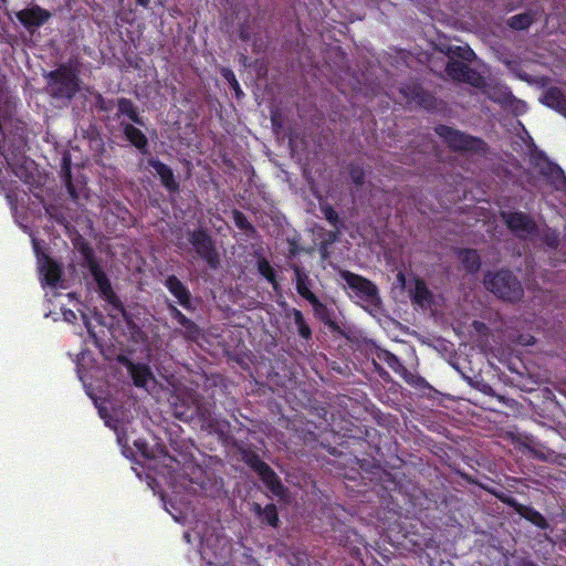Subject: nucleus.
<instances>
[{
    "instance_id": "f257e3e1",
    "label": "nucleus",
    "mask_w": 566,
    "mask_h": 566,
    "mask_svg": "<svg viewBox=\"0 0 566 566\" xmlns=\"http://www.w3.org/2000/svg\"><path fill=\"white\" fill-rule=\"evenodd\" d=\"M484 285L496 297L510 303L520 302L524 296L522 283L510 270L488 272L484 276Z\"/></svg>"
},
{
    "instance_id": "f03ea898",
    "label": "nucleus",
    "mask_w": 566,
    "mask_h": 566,
    "mask_svg": "<svg viewBox=\"0 0 566 566\" xmlns=\"http://www.w3.org/2000/svg\"><path fill=\"white\" fill-rule=\"evenodd\" d=\"M434 133L453 151L485 154L489 148L481 137L472 136L444 124L437 125Z\"/></svg>"
},
{
    "instance_id": "7ed1b4c3",
    "label": "nucleus",
    "mask_w": 566,
    "mask_h": 566,
    "mask_svg": "<svg viewBox=\"0 0 566 566\" xmlns=\"http://www.w3.org/2000/svg\"><path fill=\"white\" fill-rule=\"evenodd\" d=\"M340 277L353 291L354 296L365 310L371 311L380 307L381 298L379 290L374 282L347 270L340 272Z\"/></svg>"
},
{
    "instance_id": "20e7f679",
    "label": "nucleus",
    "mask_w": 566,
    "mask_h": 566,
    "mask_svg": "<svg viewBox=\"0 0 566 566\" xmlns=\"http://www.w3.org/2000/svg\"><path fill=\"white\" fill-rule=\"evenodd\" d=\"M48 86L52 97L71 101L80 90V78L74 70L65 64L46 74Z\"/></svg>"
},
{
    "instance_id": "39448f33",
    "label": "nucleus",
    "mask_w": 566,
    "mask_h": 566,
    "mask_svg": "<svg viewBox=\"0 0 566 566\" xmlns=\"http://www.w3.org/2000/svg\"><path fill=\"white\" fill-rule=\"evenodd\" d=\"M91 272V275L93 276L94 281L97 285V291L99 296L107 302L108 305L112 306L114 311L119 313L125 321L126 325L133 329L136 326V324L133 321V316L130 313L126 310L125 305L118 297V295L114 292L112 283L109 279L107 277L104 270L101 268L99 263L92 264L87 268Z\"/></svg>"
},
{
    "instance_id": "423d86ee",
    "label": "nucleus",
    "mask_w": 566,
    "mask_h": 566,
    "mask_svg": "<svg viewBox=\"0 0 566 566\" xmlns=\"http://www.w3.org/2000/svg\"><path fill=\"white\" fill-rule=\"evenodd\" d=\"M531 164L553 190H566L565 171L558 164L552 161L545 151L535 150L531 156Z\"/></svg>"
},
{
    "instance_id": "0eeeda50",
    "label": "nucleus",
    "mask_w": 566,
    "mask_h": 566,
    "mask_svg": "<svg viewBox=\"0 0 566 566\" xmlns=\"http://www.w3.org/2000/svg\"><path fill=\"white\" fill-rule=\"evenodd\" d=\"M188 241L193 247L196 253L201 258L211 270L220 266V254L217 250L214 240L205 228L189 231Z\"/></svg>"
},
{
    "instance_id": "6e6552de",
    "label": "nucleus",
    "mask_w": 566,
    "mask_h": 566,
    "mask_svg": "<svg viewBox=\"0 0 566 566\" xmlns=\"http://www.w3.org/2000/svg\"><path fill=\"white\" fill-rule=\"evenodd\" d=\"M201 401V394L193 389H185L172 396L171 409L174 416L184 421L189 422L196 418V407Z\"/></svg>"
},
{
    "instance_id": "1a4fd4ad",
    "label": "nucleus",
    "mask_w": 566,
    "mask_h": 566,
    "mask_svg": "<svg viewBox=\"0 0 566 566\" xmlns=\"http://www.w3.org/2000/svg\"><path fill=\"white\" fill-rule=\"evenodd\" d=\"M196 418L201 427L209 432L223 436L230 428L228 420L219 419L214 413V403L207 401L201 395V401L196 407Z\"/></svg>"
},
{
    "instance_id": "9d476101",
    "label": "nucleus",
    "mask_w": 566,
    "mask_h": 566,
    "mask_svg": "<svg viewBox=\"0 0 566 566\" xmlns=\"http://www.w3.org/2000/svg\"><path fill=\"white\" fill-rule=\"evenodd\" d=\"M399 92L409 104L413 103L428 111L434 109L437 106L434 95L424 90L418 82L410 81L402 84Z\"/></svg>"
},
{
    "instance_id": "9b49d317",
    "label": "nucleus",
    "mask_w": 566,
    "mask_h": 566,
    "mask_svg": "<svg viewBox=\"0 0 566 566\" xmlns=\"http://www.w3.org/2000/svg\"><path fill=\"white\" fill-rule=\"evenodd\" d=\"M501 218L510 231L517 235L535 234L538 230L534 219L521 211H502Z\"/></svg>"
},
{
    "instance_id": "f8f14e48",
    "label": "nucleus",
    "mask_w": 566,
    "mask_h": 566,
    "mask_svg": "<svg viewBox=\"0 0 566 566\" xmlns=\"http://www.w3.org/2000/svg\"><path fill=\"white\" fill-rule=\"evenodd\" d=\"M34 251L38 258L39 271L43 275L44 283L51 287H56L62 281V265L49 254L41 252L38 244H34Z\"/></svg>"
},
{
    "instance_id": "ddd939ff",
    "label": "nucleus",
    "mask_w": 566,
    "mask_h": 566,
    "mask_svg": "<svg viewBox=\"0 0 566 566\" xmlns=\"http://www.w3.org/2000/svg\"><path fill=\"white\" fill-rule=\"evenodd\" d=\"M496 497L536 527L544 531L549 527V523L545 516L534 507L521 504L515 497L510 495L496 494Z\"/></svg>"
},
{
    "instance_id": "4468645a",
    "label": "nucleus",
    "mask_w": 566,
    "mask_h": 566,
    "mask_svg": "<svg viewBox=\"0 0 566 566\" xmlns=\"http://www.w3.org/2000/svg\"><path fill=\"white\" fill-rule=\"evenodd\" d=\"M18 21L30 32L45 24L52 17V13L34 4L30 8L22 9L15 13Z\"/></svg>"
},
{
    "instance_id": "2eb2a0df",
    "label": "nucleus",
    "mask_w": 566,
    "mask_h": 566,
    "mask_svg": "<svg viewBox=\"0 0 566 566\" xmlns=\"http://www.w3.org/2000/svg\"><path fill=\"white\" fill-rule=\"evenodd\" d=\"M165 286L169 293L177 298L178 304L187 311H193L195 306L191 301L189 289L174 274L167 276Z\"/></svg>"
},
{
    "instance_id": "dca6fc26",
    "label": "nucleus",
    "mask_w": 566,
    "mask_h": 566,
    "mask_svg": "<svg viewBox=\"0 0 566 566\" xmlns=\"http://www.w3.org/2000/svg\"><path fill=\"white\" fill-rule=\"evenodd\" d=\"M148 166L154 168L156 174L158 175L160 182L163 187L170 193H178L180 190V185L176 180L172 169L166 165L165 163L160 161L157 158H149L147 160Z\"/></svg>"
},
{
    "instance_id": "f3484780",
    "label": "nucleus",
    "mask_w": 566,
    "mask_h": 566,
    "mask_svg": "<svg viewBox=\"0 0 566 566\" xmlns=\"http://www.w3.org/2000/svg\"><path fill=\"white\" fill-rule=\"evenodd\" d=\"M170 316L184 327V337L188 340H197L201 335L200 327L190 318H188L177 306L169 304Z\"/></svg>"
},
{
    "instance_id": "a211bd4d",
    "label": "nucleus",
    "mask_w": 566,
    "mask_h": 566,
    "mask_svg": "<svg viewBox=\"0 0 566 566\" xmlns=\"http://www.w3.org/2000/svg\"><path fill=\"white\" fill-rule=\"evenodd\" d=\"M541 102L547 107L559 113L562 116L566 117V95L562 88L557 86H551L545 91Z\"/></svg>"
},
{
    "instance_id": "6ab92c4d",
    "label": "nucleus",
    "mask_w": 566,
    "mask_h": 566,
    "mask_svg": "<svg viewBox=\"0 0 566 566\" xmlns=\"http://www.w3.org/2000/svg\"><path fill=\"white\" fill-rule=\"evenodd\" d=\"M252 511L256 515L258 520L262 525H268L273 528L279 526V514L276 505L273 503L266 504L262 506L261 504L254 502L252 504Z\"/></svg>"
},
{
    "instance_id": "aec40b11",
    "label": "nucleus",
    "mask_w": 566,
    "mask_h": 566,
    "mask_svg": "<svg viewBox=\"0 0 566 566\" xmlns=\"http://www.w3.org/2000/svg\"><path fill=\"white\" fill-rule=\"evenodd\" d=\"M119 361L125 364L128 368L129 375L136 387H145L151 377L150 369L145 364H134L126 357H120Z\"/></svg>"
},
{
    "instance_id": "412c9836",
    "label": "nucleus",
    "mask_w": 566,
    "mask_h": 566,
    "mask_svg": "<svg viewBox=\"0 0 566 566\" xmlns=\"http://www.w3.org/2000/svg\"><path fill=\"white\" fill-rule=\"evenodd\" d=\"M123 133L126 139L135 146L140 154H149V144L147 136L133 124H123Z\"/></svg>"
},
{
    "instance_id": "4be33fe9",
    "label": "nucleus",
    "mask_w": 566,
    "mask_h": 566,
    "mask_svg": "<svg viewBox=\"0 0 566 566\" xmlns=\"http://www.w3.org/2000/svg\"><path fill=\"white\" fill-rule=\"evenodd\" d=\"M256 474L273 495L280 497L285 495L286 489L282 484L275 471L269 464Z\"/></svg>"
},
{
    "instance_id": "5701e85b",
    "label": "nucleus",
    "mask_w": 566,
    "mask_h": 566,
    "mask_svg": "<svg viewBox=\"0 0 566 566\" xmlns=\"http://www.w3.org/2000/svg\"><path fill=\"white\" fill-rule=\"evenodd\" d=\"M291 269L294 272L295 287L297 293L307 302L312 298L315 300L316 295L310 289L311 280L307 272L295 263L291 264Z\"/></svg>"
},
{
    "instance_id": "b1692460",
    "label": "nucleus",
    "mask_w": 566,
    "mask_h": 566,
    "mask_svg": "<svg viewBox=\"0 0 566 566\" xmlns=\"http://www.w3.org/2000/svg\"><path fill=\"white\" fill-rule=\"evenodd\" d=\"M458 258L469 273H475L481 268V258L475 249H459Z\"/></svg>"
},
{
    "instance_id": "393cba45",
    "label": "nucleus",
    "mask_w": 566,
    "mask_h": 566,
    "mask_svg": "<svg viewBox=\"0 0 566 566\" xmlns=\"http://www.w3.org/2000/svg\"><path fill=\"white\" fill-rule=\"evenodd\" d=\"M374 355L378 360L384 361L396 374H401L402 371H406V368L400 361V359L391 352L381 347H376L374 350Z\"/></svg>"
},
{
    "instance_id": "a878e982",
    "label": "nucleus",
    "mask_w": 566,
    "mask_h": 566,
    "mask_svg": "<svg viewBox=\"0 0 566 566\" xmlns=\"http://www.w3.org/2000/svg\"><path fill=\"white\" fill-rule=\"evenodd\" d=\"M308 303L313 306L315 316L328 327L335 329L337 328L336 323L333 321L332 315L333 312L327 307L326 304L322 303L317 296L315 300L308 301Z\"/></svg>"
},
{
    "instance_id": "bb28decb",
    "label": "nucleus",
    "mask_w": 566,
    "mask_h": 566,
    "mask_svg": "<svg viewBox=\"0 0 566 566\" xmlns=\"http://www.w3.org/2000/svg\"><path fill=\"white\" fill-rule=\"evenodd\" d=\"M117 108H118L119 115L127 116L133 123H135L137 125H140V126L144 125V120L139 116V113L132 99L126 98V97H119L117 99Z\"/></svg>"
},
{
    "instance_id": "cd10ccee",
    "label": "nucleus",
    "mask_w": 566,
    "mask_h": 566,
    "mask_svg": "<svg viewBox=\"0 0 566 566\" xmlns=\"http://www.w3.org/2000/svg\"><path fill=\"white\" fill-rule=\"evenodd\" d=\"M432 294L422 279H416L411 300L415 304L424 306L431 302Z\"/></svg>"
},
{
    "instance_id": "c85d7f7f",
    "label": "nucleus",
    "mask_w": 566,
    "mask_h": 566,
    "mask_svg": "<svg viewBox=\"0 0 566 566\" xmlns=\"http://www.w3.org/2000/svg\"><path fill=\"white\" fill-rule=\"evenodd\" d=\"M291 315L293 317L294 324L297 327L298 336L302 339H304L305 342L312 340L313 333H312L310 325L305 321V317H304L302 311H300L297 308H292Z\"/></svg>"
},
{
    "instance_id": "c756f323",
    "label": "nucleus",
    "mask_w": 566,
    "mask_h": 566,
    "mask_svg": "<svg viewBox=\"0 0 566 566\" xmlns=\"http://www.w3.org/2000/svg\"><path fill=\"white\" fill-rule=\"evenodd\" d=\"M259 273L272 285V287L276 291L280 287V284L276 280V274L269 260L264 256L258 258L256 261Z\"/></svg>"
},
{
    "instance_id": "7c9ffc66",
    "label": "nucleus",
    "mask_w": 566,
    "mask_h": 566,
    "mask_svg": "<svg viewBox=\"0 0 566 566\" xmlns=\"http://www.w3.org/2000/svg\"><path fill=\"white\" fill-rule=\"evenodd\" d=\"M61 177L67 190V193L73 200H76L78 198V195L72 180L71 160L69 157H63Z\"/></svg>"
},
{
    "instance_id": "2f4dec72",
    "label": "nucleus",
    "mask_w": 566,
    "mask_h": 566,
    "mask_svg": "<svg viewBox=\"0 0 566 566\" xmlns=\"http://www.w3.org/2000/svg\"><path fill=\"white\" fill-rule=\"evenodd\" d=\"M534 22V15L531 12H523L512 15L507 20V25L517 31L527 30Z\"/></svg>"
},
{
    "instance_id": "473e14b6",
    "label": "nucleus",
    "mask_w": 566,
    "mask_h": 566,
    "mask_svg": "<svg viewBox=\"0 0 566 566\" xmlns=\"http://www.w3.org/2000/svg\"><path fill=\"white\" fill-rule=\"evenodd\" d=\"M469 67L470 66L465 62L455 59H450L446 65V73L453 81L459 82L461 78H463L464 73H467Z\"/></svg>"
},
{
    "instance_id": "72a5a7b5",
    "label": "nucleus",
    "mask_w": 566,
    "mask_h": 566,
    "mask_svg": "<svg viewBox=\"0 0 566 566\" xmlns=\"http://www.w3.org/2000/svg\"><path fill=\"white\" fill-rule=\"evenodd\" d=\"M447 54L449 60L455 59L462 62H471L475 57V53L469 46H450Z\"/></svg>"
},
{
    "instance_id": "f704fd0d",
    "label": "nucleus",
    "mask_w": 566,
    "mask_h": 566,
    "mask_svg": "<svg viewBox=\"0 0 566 566\" xmlns=\"http://www.w3.org/2000/svg\"><path fill=\"white\" fill-rule=\"evenodd\" d=\"M242 460L251 468L255 473L260 472L263 468H266L268 463L264 462L261 457L252 450L242 451Z\"/></svg>"
},
{
    "instance_id": "c9c22d12",
    "label": "nucleus",
    "mask_w": 566,
    "mask_h": 566,
    "mask_svg": "<svg viewBox=\"0 0 566 566\" xmlns=\"http://www.w3.org/2000/svg\"><path fill=\"white\" fill-rule=\"evenodd\" d=\"M319 210L324 214L327 222L334 228V229H340L343 227V223L339 219V216L337 211L328 203H321Z\"/></svg>"
},
{
    "instance_id": "e433bc0d",
    "label": "nucleus",
    "mask_w": 566,
    "mask_h": 566,
    "mask_svg": "<svg viewBox=\"0 0 566 566\" xmlns=\"http://www.w3.org/2000/svg\"><path fill=\"white\" fill-rule=\"evenodd\" d=\"M459 82L470 84L476 88H482L485 85L484 77L472 67H469L467 73H464L463 78H461Z\"/></svg>"
},
{
    "instance_id": "4c0bfd02",
    "label": "nucleus",
    "mask_w": 566,
    "mask_h": 566,
    "mask_svg": "<svg viewBox=\"0 0 566 566\" xmlns=\"http://www.w3.org/2000/svg\"><path fill=\"white\" fill-rule=\"evenodd\" d=\"M232 219L237 228H239L240 230L247 232H254V227L251 224V222L248 220L247 216L242 211L234 209L232 211Z\"/></svg>"
},
{
    "instance_id": "58836bf2",
    "label": "nucleus",
    "mask_w": 566,
    "mask_h": 566,
    "mask_svg": "<svg viewBox=\"0 0 566 566\" xmlns=\"http://www.w3.org/2000/svg\"><path fill=\"white\" fill-rule=\"evenodd\" d=\"M348 174L352 181L360 187L365 182V170L358 163H352L348 168Z\"/></svg>"
},
{
    "instance_id": "ea45409f",
    "label": "nucleus",
    "mask_w": 566,
    "mask_h": 566,
    "mask_svg": "<svg viewBox=\"0 0 566 566\" xmlns=\"http://www.w3.org/2000/svg\"><path fill=\"white\" fill-rule=\"evenodd\" d=\"M77 249H78L80 253L82 254L85 265L87 268L91 266L92 264L97 263L94 251L88 242L83 241L81 244H78Z\"/></svg>"
},
{
    "instance_id": "a19ab883",
    "label": "nucleus",
    "mask_w": 566,
    "mask_h": 566,
    "mask_svg": "<svg viewBox=\"0 0 566 566\" xmlns=\"http://www.w3.org/2000/svg\"><path fill=\"white\" fill-rule=\"evenodd\" d=\"M542 242L551 249H556L559 244V234L556 230L547 228L542 237Z\"/></svg>"
},
{
    "instance_id": "79ce46f5",
    "label": "nucleus",
    "mask_w": 566,
    "mask_h": 566,
    "mask_svg": "<svg viewBox=\"0 0 566 566\" xmlns=\"http://www.w3.org/2000/svg\"><path fill=\"white\" fill-rule=\"evenodd\" d=\"M221 74H222L223 78L229 83L230 87L235 92L237 97H240V95H243L240 84H239L234 73L230 69H223Z\"/></svg>"
},
{
    "instance_id": "37998d69",
    "label": "nucleus",
    "mask_w": 566,
    "mask_h": 566,
    "mask_svg": "<svg viewBox=\"0 0 566 566\" xmlns=\"http://www.w3.org/2000/svg\"><path fill=\"white\" fill-rule=\"evenodd\" d=\"M94 105L99 112H109L115 106V102L114 99H106L101 93H97Z\"/></svg>"
},
{
    "instance_id": "c03bdc74",
    "label": "nucleus",
    "mask_w": 566,
    "mask_h": 566,
    "mask_svg": "<svg viewBox=\"0 0 566 566\" xmlns=\"http://www.w3.org/2000/svg\"><path fill=\"white\" fill-rule=\"evenodd\" d=\"M249 29L250 27L247 22L241 23L239 27V38L244 42L249 41L251 38Z\"/></svg>"
},
{
    "instance_id": "a18cd8bd",
    "label": "nucleus",
    "mask_w": 566,
    "mask_h": 566,
    "mask_svg": "<svg viewBox=\"0 0 566 566\" xmlns=\"http://www.w3.org/2000/svg\"><path fill=\"white\" fill-rule=\"evenodd\" d=\"M271 124H272L274 132H279L282 128L280 114L277 112H272Z\"/></svg>"
},
{
    "instance_id": "49530a36",
    "label": "nucleus",
    "mask_w": 566,
    "mask_h": 566,
    "mask_svg": "<svg viewBox=\"0 0 566 566\" xmlns=\"http://www.w3.org/2000/svg\"><path fill=\"white\" fill-rule=\"evenodd\" d=\"M62 315H63L64 321L67 323H75L77 319L75 312L72 311L71 308H64L62 311Z\"/></svg>"
},
{
    "instance_id": "de8ad7c7",
    "label": "nucleus",
    "mask_w": 566,
    "mask_h": 566,
    "mask_svg": "<svg viewBox=\"0 0 566 566\" xmlns=\"http://www.w3.org/2000/svg\"><path fill=\"white\" fill-rule=\"evenodd\" d=\"M135 447L137 448V450L140 452L142 455L146 457V458H149V453H148V448H147V443L143 440H137L135 441Z\"/></svg>"
},
{
    "instance_id": "09e8293b",
    "label": "nucleus",
    "mask_w": 566,
    "mask_h": 566,
    "mask_svg": "<svg viewBox=\"0 0 566 566\" xmlns=\"http://www.w3.org/2000/svg\"><path fill=\"white\" fill-rule=\"evenodd\" d=\"M339 229H335L334 231H329L327 233V240L328 242L333 243L338 239Z\"/></svg>"
},
{
    "instance_id": "8fccbe9b",
    "label": "nucleus",
    "mask_w": 566,
    "mask_h": 566,
    "mask_svg": "<svg viewBox=\"0 0 566 566\" xmlns=\"http://www.w3.org/2000/svg\"><path fill=\"white\" fill-rule=\"evenodd\" d=\"M136 6L142 7L144 9H149L150 0H135Z\"/></svg>"
},
{
    "instance_id": "3c124183",
    "label": "nucleus",
    "mask_w": 566,
    "mask_h": 566,
    "mask_svg": "<svg viewBox=\"0 0 566 566\" xmlns=\"http://www.w3.org/2000/svg\"><path fill=\"white\" fill-rule=\"evenodd\" d=\"M397 280H398V282H400L401 284H405V282H406V276H405V274H403L402 272H399V273L397 274Z\"/></svg>"
},
{
    "instance_id": "603ef678",
    "label": "nucleus",
    "mask_w": 566,
    "mask_h": 566,
    "mask_svg": "<svg viewBox=\"0 0 566 566\" xmlns=\"http://www.w3.org/2000/svg\"><path fill=\"white\" fill-rule=\"evenodd\" d=\"M373 364H374V366H375L376 370H378V371H379L381 367L376 363V359H375V358L373 359Z\"/></svg>"
},
{
    "instance_id": "864d4df0",
    "label": "nucleus",
    "mask_w": 566,
    "mask_h": 566,
    "mask_svg": "<svg viewBox=\"0 0 566 566\" xmlns=\"http://www.w3.org/2000/svg\"><path fill=\"white\" fill-rule=\"evenodd\" d=\"M7 164L11 166L9 158L6 157Z\"/></svg>"
}]
</instances>
